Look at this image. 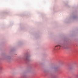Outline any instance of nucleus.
<instances>
[{
  "instance_id": "obj_1",
  "label": "nucleus",
  "mask_w": 78,
  "mask_h": 78,
  "mask_svg": "<svg viewBox=\"0 0 78 78\" xmlns=\"http://www.w3.org/2000/svg\"><path fill=\"white\" fill-rule=\"evenodd\" d=\"M59 47L60 48H61V47H63V46L62 44H59L57 46H56L55 47Z\"/></svg>"
}]
</instances>
